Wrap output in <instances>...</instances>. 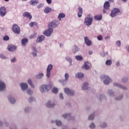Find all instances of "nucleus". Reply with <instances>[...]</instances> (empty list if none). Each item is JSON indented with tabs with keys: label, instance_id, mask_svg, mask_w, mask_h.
I'll return each mask as SVG.
<instances>
[{
	"label": "nucleus",
	"instance_id": "obj_7",
	"mask_svg": "<svg viewBox=\"0 0 129 129\" xmlns=\"http://www.w3.org/2000/svg\"><path fill=\"white\" fill-rule=\"evenodd\" d=\"M64 92L69 96L74 95V91L68 88H64Z\"/></svg>",
	"mask_w": 129,
	"mask_h": 129
},
{
	"label": "nucleus",
	"instance_id": "obj_55",
	"mask_svg": "<svg viewBox=\"0 0 129 129\" xmlns=\"http://www.w3.org/2000/svg\"><path fill=\"white\" fill-rule=\"evenodd\" d=\"M59 97L61 99H63V95L62 93L60 94L59 95Z\"/></svg>",
	"mask_w": 129,
	"mask_h": 129
},
{
	"label": "nucleus",
	"instance_id": "obj_9",
	"mask_svg": "<svg viewBox=\"0 0 129 129\" xmlns=\"http://www.w3.org/2000/svg\"><path fill=\"white\" fill-rule=\"evenodd\" d=\"M6 14V9L5 7L0 8V15L2 17H5Z\"/></svg>",
	"mask_w": 129,
	"mask_h": 129
},
{
	"label": "nucleus",
	"instance_id": "obj_24",
	"mask_svg": "<svg viewBox=\"0 0 129 129\" xmlns=\"http://www.w3.org/2000/svg\"><path fill=\"white\" fill-rule=\"evenodd\" d=\"M89 85V83H85L84 84H83V86L82 88L83 90H86L88 89V86Z\"/></svg>",
	"mask_w": 129,
	"mask_h": 129
},
{
	"label": "nucleus",
	"instance_id": "obj_39",
	"mask_svg": "<svg viewBox=\"0 0 129 129\" xmlns=\"http://www.w3.org/2000/svg\"><path fill=\"white\" fill-rule=\"evenodd\" d=\"M116 45L118 47H120L121 46V41L119 40L117 41Z\"/></svg>",
	"mask_w": 129,
	"mask_h": 129
},
{
	"label": "nucleus",
	"instance_id": "obj_16",
	"mask_svg": "<svg viewBox=\"0 0 129 129\" xmlns=\"http://www.w3.org/2000/svg\"><path fill=\"white\" fill-rule=\"evenodd\" d=\"M6 88V85L4 82L0 81V91H3Z\"/></svg>",
	"mask_w": 129,
	"mask_h": 129
},
{
	"label": "nucleus",
	"instance_id": "obj_8",
	"mask_svg": "<svg viewBox=\"0 0 129 129\" xmlns=\"http://www.w3.org/2000/svg\"><path fill=\"white\" fill-rule=\"evenodd\" d=\"M104 79H105V81H104L105 85H109L110 83L112 82L111 79L108 76H104Z\"/></svg>",
	"mask_w": 129,
	"mask_h": 129
},
{
	"label": "nucleus",
	"instance_id": "obj_43",
	"mask_svg": "<svg viewBox=\"0 0 129 129\" xmlns=\"http://www.w3.org/2000/svg\"><path fill=\"white\" fill-rule=\"evenodd\" d=\"M35 100V99L33 97H30L29 99V102H32V101H34Z\"/></svg>",
	"mask_w": 129,
	"mask_h": 129
},
{
	"label": "nucleus",
	"instance_id": "obj_4",
	"mask_svg": "<svg viewBox=\"0 0 129 129\" xmlns=\"http://www.w3.org/2000/svg\"><path fill=\"white\" fill-rule=\"evenodd\" d=\"M53 66L52 64H49L47 67V70H46V77L48 78H49L51 75V71L52 69Z\"/></svg>",
	"mask_w": 129,
	"mask_h": 129
},
{
	"label": "nucleus",
	"instance_id": "obj_40",
	"mask_svg": "<svg viewBox=\"0 0 129 129\" xmlns=\"http://www.w3.org/2000/svg\"><path fill=\"white\" fill-rule=\"evenodd\" d=\"M27 93H28V95H31L33 93V92L31 90L28 89L27 90Z\"/></svg>",
	"mask_w": 129,
	"mask_h": 129
},
{
	"label": "nucleus",
	"instance_id": "obj_60",
	"mask_svg": "<svg viewBox=\"0 0 129 129\" xmlns=\"http://www.w3.org/2000/svg\"><path fill=\"white\" fill-rule=\"evenodd\" d=\"M16 61V58H14L11 59V62H15Z\"/></svg>",
	"mask_w": 129,
	"mask_h": 129
},
{
	"label": "nucleus",
	"instance_id": "obj_61",
	"mask_svg": "<svg viewBox=\"0 0 129 129\" xmlns=\"http://www.w3.org/2000/svg\"><path fill=\"white\" fill-rule=\"evenodd\" d=\"M61 18H64V17H58V20L59 21H61Z\"/></svg>",
	"mask_w": 129,
	"mask_h": 129
},
{
	"label": "nucleus",
	"instance_id": "obj_56",
	"mask_svg": "<svg viewBox=\"0 0 129 129\" xmlns=\"http://www.w3.org/2000/svg\"><path fill=\"white\" fill-rule=\"evenodd\" d=\"M29 110V108H26L25 109V112H28V111Z\"/></svg>",
	"mask_w": 129,
	"mask_h": 129
},
{
	"label": "nucleus",
	"instance_id": "obj_11",
	"mask_svg": "<svg viewBox=\"0 0 129 129\" xmlns=\"http://www.w3.org/2000/svg\"><path fill=\"white\" fill-rule=\"evenodd\" d=\"M16 46L13 45H9L8 46V49L9 51H13L14 50H16Z\"/></svg>",
	"mask_w": 129,
	"mask_h": 129
},
{
	"label": "nucleus",
	"instance_id": "obj_42",
	"mask_svg": "<svg viewBox=\"0 0 129 129\" xmlns=\"http://www.w3.org/2000/svg\"><path fill=\"white\" fill-rule=\"evenodd\" d=\"M95 127V125L94 123H92L90 125V128H94Z\"/></svg>",
	"mask_w": 129,
	"mask_h": 129
},
{
	"label": "nucleus",
	"instance_id": "obj_46",
	"mask_svg": "<svg viewBox=\"0 0 129 129\" xmlns=\"http://www.w3.org/2000/svg\"><path fill=\"white\" fill-rule=\"evenodd\" d=\"M108 93L110 96H112V95H114V93L112 91V90H109Z\"/></svg>",
	"mask_w": 129,
	"mask_h": 129
},
{
	"label": "nucleus",
	"instance_id": "obj_5",
	"mask_svg": "<svg viewBox=\"0 0 129 129\" xmlns=\"http://www.w3.org/2000/svg\"><path fill=\"white\" fill-rule=\"evenodd\" d=\"M120 10L118 8H114L111 11V17H116L117 16L118 13H120Z\"/></svg>",
	"mask_w": 129,
	"mask_h": 129
},
{
	"label": "nucleus",
	"instance_id": "obj_21",
	"mask_svg": "<svg viewBox=\"0 0 129 129\" xmlns=\"http://www.w3.org/2000/svg\"><path fill=\"white\" fill-rule=\"evenodd\" d=\"M30 4L31 6H36L37 4H39V2L37 0H32L30 1Z\"/></svg>",
	"mask_w": 129,
	"mask_h": 129
},
{
	"label": "nucleus",
	"instance_id": "obj_18",
	"mask_svg": "<svg viewBox=\"0 0 129 129\" xmlns=\"http://www.w3.org/2000/svg\"><path fill=\"white\" fill-rule=\"evenodd\" d=\"M46 106L48 108H53L55 106V104H51L50 101H48L46 104Z\"/></svg>",
	"mask_w": 129,
	"mask_h": 129
},
{
	"label": "nucleus",
	"instance_id": "obj_26",
	"mask_svg": "<svg viewBox=\"0 0 129 129\" xmlns=\"http://www.w3.org/2000/svg\"><path fill=\"white\" fill-rule=\"evenodd\" d=\"M78 9L79 10V12L78 13V17H82L83 14L82 8L81 7H79Z\"/></svg>",
	"mask_w": 129,
	"mask_h": 129
},
{
	"label": "nucleus",
	"instance_id": "obj_58",
	"mask_svg": "<svg viewBox=\"0 0 129 129\" xmlns=\"http://www.w3.org/2000/svg\"><path fill=\"white\" fill-rule=\"evenodd\" d=\"M126 49H127V50H128V52H129V45H127L126 46Z\"/></svg>",
	"mask_w": 129,
	"mask_h": 129
},
{
	"label": "nucleus",
	"instance_id": "obj_6",
	"mask_svg": "<svg viewBox=\"0 0 129 129\" xmlns=\"http://www.w3.org/2000/svg\"><path fill=\"white\" fill-rule=\"evenodd\" d=\"M85 24H86V26L89 27L92 24V18L90 17H87L85 18Z\"/></svg>",
	"mask_w": 129,
	"mask_h": 129
},
{
	"label": "nucleus",
	"instance_id": "obj_47",
	"mask_svg": "<svg viewBox=\"0 0 129 129\" xmlns=\"http://www.w3.org/2000/svg\"><path fill=\"white\" fill-rule=\"evenodd\" d=\"M58 17H66V15L64 13H60Z\"/></svg>",
	"mask_w": 129,
	"mask_h": 129
},
{
	"label": "nucleus",
	"instance_id": "obj_31",
	"mask_svg": "<svg viewBox=\"0 0 129 129\" xmlns=\"http://www.w3.org/2000/svg\"><path fill=\"white\" fill-rule=\"evenodd\" d=\"M28 84L30 85V86L31 87V88H34V85H33L32 82L31 81V80H30V79L28 80Z\"/></svg>",
	"mask_w": 129,
	"mask_h": 129
},
{
	"label": "nucleus",
	"instance_id": "obj_44",
	"mask_svg": "<svg viewBox=\"0 0 129 129\" xmlns=\"http://www.w3.org/2000/svg\"><path fill=\"white\" fill-rule=\"evenodd\" d=\"M95 19L97 20L98 21H100V20H102V17H95Z\"/></svg>",
	"mask_w": 129,
	"mask_h": 129
},
{
	"label": "nucleus",
	"instance_id": "obj_12",
	"mask_svg": "<svg viewBox=\"0 0 129 129\" xmlns=\"http://www.w3.org/2000/svg\"><path fill=\"white\" fill-rule=\"evenodd\" d=\"M89 62L88 61H85L84 66H82V68L85 69V70H88L90 69V67L88 66Z\"/></svg>",
	"mask_w": 129,
	"mask_h": 129
},
{
	"label": "nucleus",
	"instance_id": "obj_50",
	"mask_svg": "<svg viewBox=\"0 0 129 129\" xmlns=\"http://www.w3.org/2000/svg\"><path fill=\"white\" fill-rule=\"evenodd\" d=\"M43 6V4H39L38 6H37V8L38 9H41V8Z\"/></svg>",
	"mask_w": 129,
	"mask_h": 129
},
{
	"label": "nucleus",
	"instance_id": "obj_30",
	"mask_svg": "<svg viewBox=\"0 0 129 129\" xmlns=\"http://www.w3.org/2000/svg\"><path fill=\"white\" fill-rule=\"evenodd\" d=\"M34 25H35L36 28L38 27L37 25L36 24V23L35 22H31L30 23V27H31V28H33V27H34Z\"/></svg>",
	"mask_w": 129,
	"mask_h": 129
},
{
	"label": "nucleus",
	"instance_id": "obj_35",
	"mask_svg": "<svg viewBox=\"0 0 129 129\" xmlns=\"http://www.w3.org/2000/svg\"><path fill=\"white\" fill-rule=\"evenodd\" d=\"M43 77V74L41 73V74H39V75H37V79H40V78H42Z\"/></svg>",
	"mask_w": 129,
	"mask_h": 129
},
{
	"label": "nucleus",
	"instance_id": "obj_63",
	"mask_svg": "<svg viewBox=\"0 0 129 129\" xmlns=\"http://www.w3.org/2000/svg\"><path fill=\"white\" fill-rule=\"evenodd\" d=\"M92 53H93V51H89V54H90V55H92Z\"/></svg>",
	"mask_w": 129,
	"mask_h": 129
},
{
	"label": "nucleus",
	"instance_id": "obj_54",
	"mask_svg": "<svg viewBox=\"0 0 129 129\" xmlns=\"http://www.w3.org/2000/svg\"><path fill=\"white\" fill-rule=\"evenodd\" d=\"M0 57H1V58H2V59H6V58L4 56L3 54H1V55H0Z\"/></svg>",
	"mask_w": 129,
	"mask_h": 129
},
{
	"label": "nucleus",
	"instance_id": "obj_53",
	"mask_svg": "<svg viewBox=\"0 0 129 129\" xmlns=\"http://www.w3.org/2000/svg\"><path fill=\"white\" fill-rule=\"evenodd\" d=\"M123 96H120L119 98H116L115 100H121V99L122 98Z\"/></svg>",
	"mask_w": 129,
	"mask_h": 129
},
{
	"label": "nucleus",
	"instance_id": "obj_15",
	"mask_svg": "<svg viewBox=\"0 0 129 129\" xmlns=\"http://www.w3.org/2000/svg\"><path fill=\"white\" fill-rule=\"evenodd\" d=\"M85 42L87 44V45L90 46L92 44V42L91 40L89 39L87 37H85Z\"/></svg>",
	"mask_w": 129,
	"mask_h": 129
},
{
	"label": "nucleus",
	"instance_id": "obj_22",
	"mask_svg": "<svg viewBox=\"0 0 129 129\" xmlns=\"http://www.w3.org/2000/svg\"><path fill=\"white\" fill-rule=\"evenodd\" d=\"M76 77L78 79H82L84 77V74L83 73H78L76 75Z\"/></svg>",
	"mask_w": 129,
	"mask_h": 129
},
{
	"label": "nucleus",
	"instance_id": "obj_29",
	"mask_svg": "<svg viewBox=\"0 0 129 129\" xmlns=\"http://www.w3.org/2000/svg\"><path fill=\"white\" fill-rule=\"evenodd\" d=\"M112 63V62L111 60H107L105 63L106 66H111Z\"/></svg>",
	"mask_w": 129,
	"mask_h": 129
},
{
	"label": "nucleus",
	"instance_id": "obj_32",
	"mask_svg": "<svg viewBox=\"0 0 129 129\" xmlns=\"http://www.w3.org/2000/svg\"><path fill=\"white\" fill-rule=\"evenodd\" d=\"M58 92V89L56 88H54L52 89V93L54 94H57Z\"/></svg>",
	"mask_w": 129,
	"mask_h": 129
},
{
	"label": "nucleus",
	"instance_id": "obj_51",
	"mask_svg": "<svg viewBox=\"0 0 129 129\" xmlns=\"http://www.w3.org/2000/svg\"><path fill=\"white\" fill-rule=\"evenodd\" d=\"M69 115H70L69 114H63V115H62V117H63V118H67V117L69 116Z\"/></svg>",
	"mask_w": 129,
	"mask_h": 129
},
{
	"label": "nucleus",
	"instance_id": "obj_52",
	"mask_svg": "<svg viewBox=\"0 0 129 129\" xmlns=\"http://www.w3.org/2000/svg\"><path fill=\"white\" fill-rule=\"evenodd\" d=\"M46 1L47 3V4H48V5H51L52 3V0H46Z\"/></svg>",
	"mask_w": 129,
	"mask_h": 129
},
{
	"label": "nucleus",
	"instance_id": "obj_38",
	"mask_svg": "<svg viewBox=\"0 0 129 129\" xmlns=\"http://www.w3.org/2000/svg\"><path fill=\"white\" fill-rule=\"evenodd\" d=\"M66 59L67 60L69 61L70 62V63L72 62V59L70 57H67Z\"/></svg>",
	"mask_w": 129,
	"mask_h": 129
},
{
	"label": "nucleus",
	"instance_id": "obj_62",
	"mask_svg": "<svg viewBox=\"0 0 129 129\" xmlns=\"http://www.w3.org/2000/svg\"><path fill=\"white\" fill-rule=\"evenodd\" d=\"M106 9H104L103 10V14H106V10H105Z\"/></svg>",
	"mask_w": 129,
	"mask_h": 129
},
{
	"label": "nucleus",
	"instance_id": "obj_64",
	"mask_svg": "<svg viewBox=\"0 0 129 129\" xmlns=\"http://www.w3.org/2000/svg\"><path fill=\"white\" fill-rule=\"evenodd\" d=\"M119 65H120L119 62H116V66H119Z\"/></svg>",
	"mask_w": 129,
	"mask_h": 129
},
{
	"label": "nucleus",
	"instance_id": "obj_25",
	"mask_svg": "<svg viewBox=\"0 0 129 129\" xmlns=\"http://www.w3.org/2000/svg\"><path fill=\"white\" fill-rule=\"evenodd\" d=\"M32 49L34 51L33 52H32V55H33L34 57H36L37 54V51L36 50V48L34 47H32Z\"/></svg>",
	"mask_w": 129,
	"mask_h": 129
},
{
	"label": "nucleus",
	"instance_id": "obj_27",
	"mask_svg": "<svg viewBox=\"0 0 129 129\" xmlns=\"http://www.w3.org/2000/svg\"><path fill=\"white\" fill-rule=\"evenodd\" d=\"M76 60H78V61H82L83 59V58L82 56H80V55H77L76 56Z\"/></svg>",
	"mask_w": 129,
	"mask_h": 129
},
{
	"label": "nucleus",
	"instance_id": "obj_49",
	"mask_svg": "<svg viewBox=\"0 0 129 129\" xmlns=\"http://www.w3.org/2000/svg\"><path fill=\"white\" fill-rule=\"evenodd\" d=\"M107 126V124L105 123H103V125L101 126L102 128H105Z\"/></svg>",
	"mask_w": 129,
	"mask_h": 129
},
{
	"label": "nucleus",
	"instance_id": "obj_17",
	"mask_svg": "<svg viewBox=\"0 0 129 129\" xmlns=\"http://www.w3.org/2000/svg\"><path fill=\"white\" fill-rule=\"evenodd\" d=\"M52 9L50 7H46L44 10V12L45 14H49V13H50L51 12Z\"/></svg>",
	"mask_w": 129,
	"mask_h": 129
},
{
	"label": "nucleus",
	"instance_id": "obj_59",
	"mask_svg": "<svg viewBox=\"0 0 129 129\" xmlns=\"http://www.w3.org/2000/svg\"><path fill=\"white\" fill-rule=\"evenodd\" d=\"M110 36H106L105 37V40H107L108 39H110Z\"/></svg>",
	"mask_w": 129,
	"mask_h": 129
},
{
	"label": "nucleus",
	"instance_id": "obj_1",
	"mask_svg": "<svg viewBox=\"0 0 129 129\" xmlns=\"http://www.w3.org/2000/svg\"><path fill=\"white\" fill-rule=\"evenodd\" d=\"M56 23L57 24V21H53L50 23H49L48 25L49 29L44 31L43 32V34L45 35V36H47V37L50 36L51 34H52L53 32V28L56 27Z\"/></svg>",
	"mask_w": 129,
	"mask_h": 129
},
{
	"label": "nucleus",
	"instance_id": "obj_37",
	"mask_svg": "<svg viewBox=\"0 0 129 129\" xmlns=\"http://www.w3.org/2000/svg\"><path fill=\"white\" fill-rule=\"evenodd\" d=\"M94 118V116L93 114H91L89 117V120H93Z\"/></svg>",
	"mask_w": 129,
	"mask_h": 129
},
{
	"label": "nucleus",
	"instance_id": "obj_48",
	"mask_svg": "<svg viewBox=\"0 0 129 129\" xmlns=\"http://www.w3.org/2000/svg\"><path fill=\"white\" fill-rule=\"evenodd\" d=\"M36 37V34H34V35H32L31 36V39H34Z\"/></svg>",
	"mask_w": 129,
	"mask_h": 129
},
{
	"label": "nucleus",
	"instance_id": "obj_33",
	"mask_svg": "<svg viewBox=\"0 0 129 129\" xmlns=\"http://www.w3.org/2000/svg\"><path fill=\"white\" fill-rule=\"evenodd\" d=\"M56 124L57 126H61L62 125V123L60 121L57 120L56 121Z\"/></svg>",
	"mask_w": 129,
	"mask_h": 129
},
{
	"label": "nucleus",
	"instance_id": "obj_3",
	"mask_svg": "<svg viewBox=\"0 0 129 129\" xmlns=\"http://www.w3.org/2000/svg\"><path fill=\"white\" fill-rule=\"evenodd\" d=\"M12 31L15 34H20V27L17 24H14L12 26Z\"/></svg>",
	"mask_w": 129,
	"mask_h": 129
},
{
	"label": "nucleus",
	"instance_id": "obj_10",
	"mask_svg": "<svg viewBox=\"0 0 129 129\" xmlns=\"http://www.w3.org/2000/svg\"><path fill=\"white\" fill-rule=\"evenodd\" d=\"M45 39V37L43 35L38 36L37 38L36 42L41 43Z\"/></svg>",
	"mask_w": 129,
	"mask_h": 129
},
{
	"label": "nucleus",
	"instance_id": "obj_34",
	"mask_svg": "<svg viewBox=\"0 0 129 129\" xmlns=\"http://www.w3.org/2000/svg\"><path fill=\"white\" fill-rule=\"evenodd\" d=\"M9 39H10V38L8 36H5L3 38L4 41H9Z\"/></svg>",
	"mask_w": 129,
	"mask_h": 129
},
{
	"label": "nucleus",
	"instance_id": "obj_23",
	"mask_svg": "<svg viewBox=\"0 0 129 129\" xmlns=\"http://www.w3.org/2000/svg\"><path fill=\"white\" fill-rule=\"evenodd\" d=\"M8 100L10 101V103L12 104H14L16 102V100L12 98L11 96L8 97Z\"/></svg>",
	"mask_w": 129,
	"mask_h": 129
},
{
	"label": "nucleus",
	"instance_id": "obj_41",
	"mask_svg": "<svg viewBox=\"0 0 129 129\" xmlns=\"http://www.w3.org/2000/svg\"><path fill=\"white\" fill-rule=\"evenodd\" d=\"M69 75H68V73H66L65 74V79H66V81H67L68 80V79H69Z\"/></svg>",
	"mask_w": 129,
	"mask_h": 129
},
{
	"label": "nucleus",
	"instance_id": "obj_20",
	"mask_svg": "<svg viewBox=\"0 0 129 129\" xmlns=\"http://www.w3.org/2000/svg\"><path fill=\"white\" fill-rule=\"evenodd\" d=\"M28 39L27 38H24L22 40V45L25 46V45L28 43Z\"/></svg>",
	"mask_w": 129,
	"mask_h": 129
},
{
	"label": "nucleus",
	"instance_id": "obj_14",
	"mask_svg": "<svg viewBox=\"0 0 129 129\" xmlns=\"http://www.w3.org/2000/svg\"><path fill=\"white\" fill-rule=\"evenodd\" d=\"M110 4L108 1L106 2L104 4V9L105 10H109Z\"/></svg>",
	"mask_w": 129,
	"mask_h": 129
},
{
	"label": "nucleus",
	"instance_id": "obj_19",
	"mask_svg": "<svg viewBox=\"0 0 129 129\" xmlns=\"http://www.w3.org/2000/svg\"><path fill=\"white\" fill-rule=\"evenodd\" d=\"M114 86H117L123 90H126V88L123 86H122L121 85H119L118 84L116 83H114Z\"/></svg>",
	"mask_w": 129,
	"mask_h": 129
},
{
	"label": "nucleus",
	"instance_id": "obj_36",
	"mask_svg": "<svg viewBox=\"0 0 129 129\" xmlns=\"http://www.w3.org/2000/svg\"><path fill=\"white\" fill-rule=\"evenodd\" d=\"M97 38L99 41H102L103 40V36L102 35H99Z\"/></svg>",
	"mask_w": 129,
	"mask_h": 129
},
{
	"label": "nucleus",
	"instance_id": "obj_57",
	"mask_svg": "<svg viewBox=\"0 0 129 129\" xmlns=\"http://www.w3.org/2000/svg\"><path fill=\"white\" fill-rule=\"evenodd\" d=\"M127 79H126V80H124V79H122V82H123V83L127 82Z\"/></svg>",
	"mask_w": 129,
	"mask_h": 129
},
{
	"label": "nucleus",
	"instance_id": "obj_13",
	"mask_svg": "<svg viewBox=\"0 0 129 129\" xmlns=\"http://www.w3.org/2000/svg\"><path fill=\"white\" fill-rule=\"evenodd\" d=\"M20 86L23 91H25L28 88V85L26 83H21Z\"/></svg>",
	"mask_w": 129,
	"mask_h": 129
},
{
	"label": "nucleus",
	"instance_id": "obj_28",
	"mask_svg": "<svg viewBox=\"0 0 129 129\" xmlns=\"http://www.w3.org/2000/svg\"><path fill=\"white\" fill-rule=\"evenodd\" d=\"M23 17H32V16L30 13L26 12L23 14Z\"/></svg>",
	"mask_w": 129,
	"mask_h": 129
},
{
	"label": "nucleus",
	"instance_id": "obj_45",
	"mask_svg": "<svg viewBox=\"0 0 129 129\" xmlns=\"http://www.w3.org/2000/svg\"><path fill=\"white\" fill-rule=\"evenodd\" d=\"M78 50V48L77 47H75V48L73 49V51L74 53H76V52Z\"/></svg>",
	"mask_w": 129,
	"mask_h": 129
},
{
	"label": "nucleus",
	"instance_id": "obj_2",
	"mask_svg": "<svg viewBox=\"0 0 129 129\" xmlns=\"http://www.w3.org/2000/svg\"><path fill=\"white\" fill-rule=\"evenodd\" d=\"M52 88L51 85H43L40 87V91L42 93L48 92Z\"/></svg>",
	"mask_w": 129,
	"mask_h": 129
}]
</instances>
